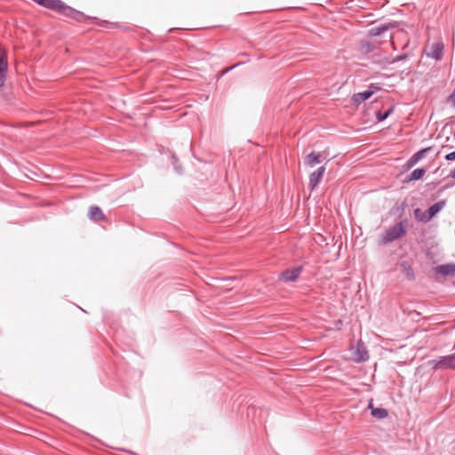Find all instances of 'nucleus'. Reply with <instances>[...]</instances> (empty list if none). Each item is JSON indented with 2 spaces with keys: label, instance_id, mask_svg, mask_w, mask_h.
Returning a JSON list of instances; mask_svg holds the SVG:
<instances>
[{
  "label": "nucleus",
  "instance_id": "22",
  "mask_svg": "<svg viewBox=\"0 0 455 455\" xmlns=\"http://www.w3.org/2000/svg\"><path fill=\"white\" fill-rule=\"evenodd\" d=\"M393 112V108H388L385 112L378 111L376 113V118L379 122L386 120Z\"/></svg>",
  "mask_w": 455,
  "mask_h": 455
},
{
  "label": "nucleus",
  "instance_id": "2",
  "mask_svg": "<svg viewBox=\"0 0 455 455\" xmlns=\"http://www.w3.org/2000/svg\"><path fill=\"white\" fill-rule=\"evenodd\" d=\"M407 220H403L396 223L395 226L388 228L385 233L381 235L380 243L387 244L392 243L406 234L405 226Z\"/></svg>",
  "mask_w": 455,
  "mask_h": 455
},
{
  "label": "nucleus",
  "instance_id": "20",
  "mask_svg": "<svg viewBox=\"0 0 455 455\" xmlns=\"http://www.w3.org/2000/svg\"><path fill=\"white\" fill-rule=\"evenodd\" d=\"M371 408V415L378 419H385L386 417H387L388 413H387V411L384 408H372V405L371 403H370L369 405Z\"/></svg>",
  "mask_w": 455,
  "mask_h": 455
},
{
  "label": "nucleus",
  "instance_id": "15",
  "mask_svg": "<svg viewBox=\"0 0 455 455\" xmlns=\"http://www.w3.org/2000/svg\"><path fill=\"white\" fill-rule=\"evenodd\" d=\"M89 218L92 220H101L105 219L102 210L98 206H91L89 209Z\"/></svg>",
  "mask_w": 455,
  "mask_h": 455
},
{
  "label": "nucleus",
  "instance_id": "19",
  "mask_svg": "<svg viewBox=\"0 0 455 455\" xmlns=\"http://www.w3.org/2000/svg\"><path fill=\"white\" fill-rule=\"evenodd\" d=\"M375 46L373 43L368 40H363L360 42L359 51L363 54H369L373 52Z\"/></svg>",
  "mask_w": 455,
  "mask_h": 455
},
{
  "label": "nucleus",
  "instance_id": "5",
  "mask_svg": "<svg viewBox=\"0 0 455 455\" xmlns=\"http://www.w3.org/2000/svg\"><path fill=\"white\" fill-rule=\"evenodd\" d=\"M302 272V267L286 269L280 275V280L283 282H295Z\"/></svg>",
  "mask_w": 455,
  "mask_h": 455
},
{
  "label": "nucleus",
  "instance_id": "17",
  "mask_svg": "<svg viewBox=\"0 0 455 455\" xmlns=\"http://www.w3.org/2000/svg\"><path fill=\"white\" fill-rule=\"evenodd\" d=\"M408 58H409V54L408 53H403V54L396 55L395 57H393V58H387V57H385L383 61H376V60H374V63H378V64H381V65L394 64V63L398 62L400 60H407Z\"/></svg>",
  "mask_w": 455,
  "mask_h": 455
},
{
  "label": "nucleus",
  "instance_id": "14",
  "mask_svg": "<svg viewBox=\"0 0 455 455\" xmlns=\"http://www.w3.org/2000/svg\"><path fill=\"white\" fill-rule=\"evenodd\" d=\"M436 271L444 276L454 275L455 274V264L449 263V264L440 265L436 267Z\"/></svg>",
  "mask_w": 455,
  "mask_h": 455
},
{
  "label": "nucleus",
  "instance_id": "6",
  "mask_svg": "<svg viewBox=\"0 0 455 455\" xmlns=\"http://www.w3.org/2000/svg\"><path fill=\"white\" fill-rule=\"evenodd\" d=\"M8 64L4 52L0 48V87L5 84Z\"/></svg>",
  "mask_w": 455,
  "mask_h": 455
},
{
  "label": "nucleus",
  "instance_id": "12",
  "mask_svg": "<svg viewBox=\"0 0 455 455\" xmlns=\"http://www.w3.org/2000/svg\"><path fill=\"white\" fill-rule=\"evenodd\" d=\"M372 96V91H363L353 95V101L355 104L359 105L367 100Z\"/></svg>",
  "mask_w": 455,
  "mask_h": 455
},
{
  "label": "nucleus",
  "instance_id": "28",
  "mask_svg": "<svg viewBox=\"0 0 455 455\" xmlns=\"http://www.w3.org/2000/svg\"><path fill=\"white\" fill-rule=\"evenodd\" d=\"M33 1H34V2H36V4H41V3H42V1H43V0H33Z\"/></svg>",
  "mask_w": 455,
  "mask_h": 455
},
{
  "label": "nucleus",
  "instance_id": "23",
  "mask_svg": "<svg viewBox=\"0 0 455 455\" xmlns=\"http://www.w3.org/2000/svg\"><path fill=\"white\" fill-rule=\"evenodd\" d=\"M172 164L174 166L175 171L178 173L181 174L182 170H181V167L180 165H178V158L175 156H172Z\"/></svg>",
  "mask_w": 455,
  "mask_h": 455
},
{
  "label": "nucleus",
  "instance_id": "8",
  "mask_svg": "<svg viewBox=\"0 0 455 455\" xmlns=\"http://www.w3.org/2000/svg\"><path fill=\"white\" fill-rule=\"evenodd\" d=\"M356 358L357 362H365L369 359V354L363 342L359 340L356 344Z\"/></svg>",
  "mask_w": 455,
  "mask_h": 455
},
{
  "label": "nucleus",
  "instance_id": "13",
  "mask_svg": "<svg viewBox=\"0 0 455 455\" xmlns=\"http://www.w3.org/2000/svg\"><path fill=\"white\" fill-rule=\"evenodd\" d=\"M446 201L441 200L431 205L427 209V214L430 216L431 220L443 210V208L445 206Z\"/></svg>",
  "mask_w": 455,
  "mask_h": 455
},
{
  "label": "nucleus",
  "instance_id": "21",
  "mask_svg": "<svg viewBox=\"0 0 455 455\" xmlns=\"http://www.w3.org/2000/svg\"><path fill=\"white\" fill-rule=\"evenodd\" d=\"M425 173L426 170L424 168H417L410 173L407 180L411 181L420 180L425 175Z\"/></svg>",
  "mask_w": 455,
  "mask_h": 455
},
{
  "label": "nucleus",
  "instance_id": "24",
  "mask_svg": "<svg viewBox=\"0 0 455 455\" xmlns=\"http://www.w3.org/2000/svg\"><path fill=\"white\" fill-rule=\"evenodd\" d=\"M172 164L174 166L175 171L178 173L181 174L182 170H181V167L180 165H178V158L175 156H172Z\"/></svg>",
  "mask_w": 455,
  "mask_h": 455
},
{
  "label": "nucleus",
  "instance_id": "3",
  "mask_svg": "<svg viewBox=\"0 0 455 455\" xmlns=\"http://www.w3.org/2000/svg\"><path fill=\"white\" fill-rule=\"evenodd\" d=\"M429 364L435 370L439 369H454L455 370V353L446 355L441 356L436 359H433L429 361Z\"/></svg>",
  "mask_w": 455,
  "mask_h": 455
},
{
  "label": "nucleus",
  "instance_id": "27",
  "mask_svg": "<svg viewBox=\"0 0 455 455\" xmlns=\"http://www.w3.org/2000/svg\"><path fill=\"white\" fill-rule=\"evenodd\" d=\"M448 177L455 179V169L452 172H451V173L448 175Z\"/></svg>",
  "mask_w": 455,
  "mask_h": 455
},
{
  "label": "nucleus",
  "instance_id": "1",
  "mask_svg": "<svg viewBox=\"0 0 455 455\" xmlns=\"http://www.w3.org/2000/svg\"><path fill=\"white\" fill-rule=\"evenodd\" d=\"M40 5L62 13L78 22H82L86 20V16L83 12L67 5L61 0H43Z\"/></svg>",
  "mask_w": 455,
  "mask_h": 455
},
{
  "label": "nucleus",
  "instance_id": "18",
  "mask_svg": "<svg viewBox=\"0 0 455 455\" xmlns=\"http://www.w3.org/2000/svg\"><path fill=\"white\" fill-rule=\"evenodd\" d=\"M413 214L415 219L419 222L427 223L431 220L430 216L427 214V210L422 211L419 208H417L414 210Z\"/></svg>",
  "mask_w": 455,
  "mask_h": 455
},
{
  "label": "nucleus",
  "instance_id": "29",
  "mask_svg": "<svg viewBox=\"0 0 455 455\" xmlns=\"http://www.w3.org/2000/svg\"><path fill=\"white\" fill-rule=\"evenodd\" d=\"M372 59H373V60H372V61L374 62V60H375V56H372ZM383 60H384V59H383V60H376V61H383Z\"/></svg>",
  "mask_w": 455,
  "mask_h": 455
},
{
  "label": "nucleus",
  "instance_id": "11",
  "mask_svg": "<svg viewBox=\"0 0 455 455\" xmlns=\"http://www.w3.org/2000/svg\"><path fill=\"white\" fill-rule=\"evenodd\" d=\"M321 156L322 155L318 152H311L305 157L304 164L307 166L314 167L322 162Z\"/></svg>",
  "mask_w": 455,
  "mask_h": 455
},
{
  "label": "nucleus",
  "instance_id": "7",
  "mask_svg": "<svg viewBox=\"0 0 455 455\" xmlns=\"http://www.w3.org/2000/svg\"><path fill=\"white\" fill-rule=\"evenodd\" d=\"M432 148H433L432 147H427V148H422V149L417 151L416 153H414L407 161V165L409 167L414 166L418 162H419L422 158H424L427 156V154L430 150H432Z\"/></svg>",
  "mask_w": 455,
  "mask_h": 455
},
{
  "label": "nucleus",
  "instance_id": "10",
  "mask_svg": "<svg viewBox=\"0 0 455 455\" xmlns=\"http://www.w3.org/2000/svg\"><path fill=\"white\" fill-rule=\"evenodd\" d=\"M443 55V44L442 43L434 44L431 47V52L427 53V56L431 57L435 60H442Z\"/></svg>",
  "mask_w": 455,
  "mask_h": 455
},
{
  "label": "nucleus",
  "instance_id": "4",
  "mask_svg": "<svg viewBox=\"0 0 455 455\" xmlns=\"http://www.w3.org/2000/svg\"><path fill=\"white\" fill-rule=\"evenodd\" d=\"M325 172V167L321 166L309 175L308 188L311 191L315 190L319 185Z\"/></svg>",
  "mask_w": 455,
  "mask_h": 455
},
{
  "label": "nucleus",
  "instance_id": "9",
  "mask_svg": "<svg viewBox=\"0 0 455 455\" xmlns=\"http://www.w3.org/2000/svg\"><path fill=\"white\" fill-rule=\"evenodd\" d=\"M395 26L390 24H380L369 29L368 34L370 36H380L386 33L390 28Z\"/></svg>",
  "mask_w": 455,
  "mask_h": 455
},
{
  "label": "nucleus",
  "instance_id": "30",
  "mask_svg": "<svg viewBox=\"0 0 455 455\" xmlns=\"http://www.w3.org/2000/svg\"><path fill=\"white\" fill-rule=\"evenodd\" d=\"M445 148H448V146H443L442 149H444Z\"/></svg>",
  "mask_w": 455,
  "mask_h": 455
},
{
  "label": "nucleus",
  "instance_id": "26",
  "mask_svg": "<svg viewBox=\"0 0 455 455\" xmlns=\"http://www.w3.org/2000/svg\"><path fill=\"white\" fill-rule=\"evenodd\" d=\"M444 158L447 161H454L455 160V150L453 152L448 153Z\"/></svg>",
  "mask_w": 455,
  "mask_h": 455
},
{
  "label": "nucleus",
  "instance_id": "16",
  "mask_svg": "<svg viewBox=\"0 0 455 455\" xmlns=\"http://www.w3.org/2000/svg\"><path fill=\"white\" fill-rule=\"evenodd\" d=\"M400 267L408 280L411 281V280L415 279L414 271H413L411 265L410 264L409 261H407V260L402 261L400 264Z\"/></svg>",
  "mask_w": 455,
  "mask_h": 455
},
{
  "label": "nucleus",
  "instance_id": "25",
  "mask_svg": "<svg viewBox=\"0 0 455 455\" xmlns=\"http://www.w3.org/2000/svg\"><path fill=\"white\" fill-rule=\"evenodd\" d=\"M379 90V86L376 84H371L369 85L366 91H372V95Z\"/></svg>",
  "mask_w": 455,
  "mask_h": 455
}]
</instances>
